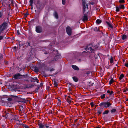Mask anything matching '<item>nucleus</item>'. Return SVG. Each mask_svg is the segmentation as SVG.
<instances>
[{"label":"nucleus","mask_w":128,"mask_h":128,"mask_svg":"<svg viewBox=\"0 0 128 128\" xmlns=\"http://www.w3.org/2000/svg\"><path fill=\"white\" fill-rule=\"evenodd\" d=\"M83 8V13L84 14V15L83 17L82 20L84 22L85 21L88 20V18L86 16L85 14H88V6L87 4H86V2L85 0H84L82 2Z\"/></svg>","instance_id":"1"},{"label":"nucleus","mask_w":128,"mask_h":128,"mask_svg":"<svg viewBox=\"0 0 128 128\" xmlns=\"http://www.w3.org/2000/svg\"><path fill=\"white\" fill-rule=\"evenodd\" d=\"M8 23V22L4 21L0 25V28L4 31L7 28Z\"/></svg>","instance_id":"2"},{"label":"nucleus","mask_w":128,"mask_h":128,"mask_svg":"<svg viewBox=\"0 0 128 128\" xmlns=\"http://www.w3.org/2000/svg\"><path fill=\"white\" fill-rule=\"evenodd\" d=\"M38 124L39 126V128H45L46 127V128L49 127L48 124H44L40 121H38Z\"/></svg>","instance_id":"3"},{"label":"nucleus","mask_w":128,"mask_h":128,"mask_svg":"<svg viewBox=\"0 0 128 128\" xmlns=\"http://www.w3.org/2000/svg\"><path fill=\"white\" fill-rule=\"evenodd\" d=\"M111 104H112L110 103L109 102H102L99 104V106H104L105 107L107 108Z\"/></svg>","instance_id":"4"},{"label":"nucleus","mask_w":128,"mask_h":128,"mask_svg":"<svg viewBox=\"0 0 128 128\" xmlns=\"http://www.w3.org/2000/svg\"><path fill=\"white\" fill-rule=\"evenodd\" d=\"M89 48L91 50H92V51L94 50H96L97 49L98 47L96 46H94L92 44H90L87 47L88 49H89Z\"/></svg>","instance_id":"5"},{"label":"nucleus","mask_w":128,"mask_h":128,"mask_svg":"<svg viewBox=\"0 0 128 128\" xmlns=\"http://www.w3.org/2000/svg\"><path fill=\"white\" fill-rule=\"evenodd\" d=\"M66 32L70 36L71 34L72 31L71 28L69 26L67 27L66 28Z\"/></svg>","instance_id":"6"},{"label":"nucleus","mask_w":128,"mask_h":128,"mask_svg":"<svg viewBox=\"0 0 128 128\" xmlns=\"http://www.w3.org/2000/svg\"><path fill=\"white\" fill-rule=\"evenodd\" d=\"M36 32L38 33L42 32V29L41 27L40 26H37L36 28Z\"/></svg>","instance_id":"7"},{"label":"nucleus","mask_w":128,"mask_h":128,"mask_svg":"<svg viewBox=\"0 0 128 128\" xmlns=\"http://www.w3.org/2000/svg\"><path fill=\"white\" fill-rule=\"evenodd\" d=\"M22 76V75H21L20 73H18L14 75L13 77L16 79H20L21 78V77Z\"/></svg>","instance_id":"8"},{"label":"nucleus","mask_w":128,"mask_h":128,"mask_svg":"<svg viewBox=\"0 0 128 128\" xmlns=\"http://www.w3.org/2000/svg\"><path fill=\"white\" fill-rule=\"evenodd\" d=\"M72 67L75 70H79V68L76 65H72Z\"/></svg>","instance_id":"9"},{"label":"nucleus","mask_w":128,"mask_h":128,"mask_svg":"<svg viewBox=\"0 0 128 128\" xmlns=\"http://www.w3.org/2000/svg\"><path fill=\"white\" fill-rule=\"evenodd\" d=\"M72 99H69L68 98L66 99V101L68 102V103L69 104H72L73 102L72 101Z\"/></svg>","instance_id":"10"},{"label":"nucleus","mask_w":128,"mask_h":128,"mask_svg":"<svg viewBox=\"0 0 128 128\" xmlns=\"http://www.w3.org/2000/svg\"><path fill=\"white\" fill-rule=\"evenodd\" d=\"M107 92L108 94H109L110 95H112L114 93V92L112 90H108L107 91Z\"/></svg>","instance_id":"11"},{"label":"nucleus","mask_w":128,"mask_h":128,"mask_svg":"<svg viewBox=\"0 0 128 128\" xmlns=\"http://www.w3.org/2000/svg\"><path fill=\"white\" fill-rule=\"evenodd\" d=\"M106 23L107 25L108 26L112 28H113V26L109 22H106Z\"/></svg>","instance_id":"12"},{"label":"nucleus","mask_w":128,"mask_h":128,"mask_svg":"<svg viewBox=\"0 0 128 128\" xmlns=\"http://www.w3.org/2000/svg\"><path fill=\"white\" fill-rule=\"evenodd\" d=\"M127 36L126 35L123 34L122 35V39L124 40L126 39L127 38Z\"/></svg>","instance_id":"13"},{"label":"nucleus","mask_w":128,"mask_h":128,"mask_svg":"<svg viewBox=\"0 0 128 128\" xmlns=\"http://www.w3.org/2000/svg\"><path fill=\"white\" fill-rule=\"evenodd\" d=\"M34 71L35 72H38L39 71L38 68L37 67H35L34 70Z\"/></svg>","instance_id":"14"},{"label":"nucleus","mask_w":128,"mask_h":128,"mask_svg":"<svg viewBox=\"0 0 128 128\" xmlns=\"http://www.w3.org/2000/svg\"><path fill=\"white\" fill-rule=\"evenodd\" d=\"M124 76V75L123 74H121L119 78V79L120 80L122 79Z\"/></svg>","instance_id":"15"},{"label":"nucleus","mask_w":128,"mask_h":128,"mask_svg":"<svg viewBox=\"0 0 128 128\" xmlns=\"http://www.w3.org/2000/svg\"><path fill=\"white\" fill-rule=\"evenodd\" d=\"M122 90L124 92H125L127 91H128V88L126 87H125Z\"/></svg>","instance_id":"16"},{"label":"nucleus","mask_w":128,"mask_h":128,"mask_svg":"<svg viewBox=\"0 0 128 128\" xmlns=\"http://www.w3.org/2000/svg\"><path fill=\"white\" fill-rule=\"evenodd\" d=\"M73 80L75 82H77L78 81V78L76 76H74L72 77Z\"/></svg>","instance_id":"17"},{"label":"nucleus","mask_w":128,"mask_h":128,"mask_svg":"<svg viewBox=\"0 0 128 128\" xmlns=\"http://www.w3.org/2000/svg\"><path fill=\"white\" fill-rule=\"evenodd\" d=\"M114 82V79L113 78H112L109 81V84H112Z\"/></svg>","instance_id":"18"},{"label":"nucleus","mask_w":128,"mask_h":128,"mask_svg":"<svg viewBox=\"0 0 128 128\" xmlns=\"http://www.w3.org/2000/svg\"><path fill=\"white\" fill-rule=\"evenodd\" d=\"M54 16L56 18H58V16L57 13L56 12H55L54 14Z\"/></svg>","instance_id":"19"},{"label":"nucleus","mask_w":128,"mask_h":128,"mask_svg":"<svg viewBox=\"0 0 128 128\" xmlns=\"http://www.w3.org/2000/svg\"><path fill=\"white\" fill-rule=\"evenodd\" d=\"M102 22L101 20H100L99 19H97L96 20V23L98 24H99L100 23Z\"/></svg>","instance_id":"20"},{"label":"nucleus","mask_w":128,"mask_h":128,"mask_svg":"<svg viewBox=\"0 0 128 128\" xmlns=\"http://www.w3.org/2000/svg\"><path fill=\"white\" fill-rule=\"evenodd\" d=\"M119 7L121 9H124V6L123 5H120L119 6Z\"/></svg>","instance_id":"21"},{"label":"nucleus","mask_w":128,"mask_h":128,"mask_svg":"<svg viewBox=\"0 0 128 128\" xmlns=\"http://www.w3.org/2000/svg\"><path fill=\"white\" fill-rule=\"evenodd\" d=\"M33 1V0H30L29 1L30 3V5L32 6Z\"/></svg>","instance_id":"22"},{"label":"nucleus","mask_w":128,"mask_h":128,"mask_svg":"<svg viewBox=\"0 0 128 128\" xmlns=\"http://www.w3.org/2000/svg\"><path fill=\"white\" fill-rule=\"evenodd\" d=\"M102 110L101 108H100V110H98V111L97 113H98V114H100L102 113Z\"/></svg>","instance_id":"23"},{"label":"nucleus","mask_w":128,"mask_h":128,"mask_svg":"<svg viewBox=\"0 0 128 128\" xmlns=\"http://www.w3.org/2000/svg\"><path fill=\"white\" fill-rule=\"evenodd\" d=\"M118 2L120 4L124 3L125 2L124 0H120Z\"/></svg>","instance_id":"24"},{"label":"nucleus","mask_w":128,"mask_h":128,"mask_svg":"<svg viewBox=\"0 0 128 128\" xmlns=\"http://www.w3.org/2000/svg\"><path fill=\"white\" fill-rule=\"evenodd\" d=\"M110 63L111 64H112L113 62V58L112 56H111L110 59Z\"/></svg>","instance_id":"25"},{"label":"nucleus","mask_w":128,"mask_h":128,"mask_svg":"<svg viewBox=\"0 0 128 128\" xmlns=\"http://www.w3.org/2000/svg\"><path fill=\"white\" fill-rule=\"evenodd\" d=\"M54 86L55 87H57V86H58V84L56 81H54Z\"/></svg>","instance_id":"26"},{"label":"nucleus","mask_w":128,"mask_h":128,"mask_svg":"<svg viewBox=\"0 0 128 128\" xmlns=\"http://www.w3.org/2000/svg\"><path fill=\"white\" fill-rule=\"evenodd\" d=\"M34 80H36V81L37 82V83L38 82L39 80L36 77H34V78H33Z\"/></svg>","instance_id":"27"},{"label":"nucleus","mask_w":128,"mask_h":128,"mask_svg":"<svg viewBox=\"0 0 128 128\" xmlns=\"http://www.w3.org/2000/svg\"><path fill=\"white\" fill-rule=\"evenodd\" d=\"M120 8L119 7H118V6H116V12H118L120 11Z\"/></svg>","instance_id":"28"},{"label":"nucleus","mask_w":128,"mask_h":128,"mask_svg":"<svg viewBox=\"0 0 128 128\" xmlns=\"http://www.w3.org/2000/svg\"><path fill=\"white\" fill-rule=\"evenodd\" d=\"M105 94H104L102 95H101L100 96V98L101 99H103L105 98Z\"/></svg>","instance_id":"29"},{"label":"nucleus","mask_w":128,"mask_h":128,"mask_svg":"<svg viewBox=\"0 0 128 128\" xmlns=\"http://www.w3.org/2000/svg\"><path fill=\"white\" fill-rule=\"evenodd\" d=\"M109 112V111L108 110H105L103 113V114H107Z\"/></svg>","instance_id":"30"},{"label":"nucleus","mask_w":128,"mask_h":128,"mask_svg":"<svg viewBox=\"0 0 128 128\" xmlns=\"http://www.w3.org/2000/svg\"><path fill=\"white\" fill-rule=\"evenodd\" d=\"M4 38V36H0V40H3Z\"/></svg>","instance_id":"31"},{"label":"nucleus","mask_w":128,"mask_h":128,"mask_svg":"<svg viewBox=\"0 0 128 128\" xmlns=\"http://www.w3.org/2000/svg\"><path fill=\"white\" fill-rule=\"evenodd\" d=\"M116 111V110L115 109H113L111 110V112H115Z\"/></svg>","instance_id":"32"},{"label":"nucleus","mask_w":128,"mask_h":128,"mask_svg":"<svg viewBox=\"0 0 128 128\" xmlns=\"http://www.w3.org/2000/svg\"><path fill=\"white\" fill-rule=\"evenodd\" d=\"M3 16V13L2 12H0V18H1Z\"/></svg>","instance_id":"33"},{"label":"nucleus","mask_w":128,"mask_h":128,"mask_svg":"<svg viewBox=\"0 0 128 128\" xmlns=\"http://www.w3.org/2000/svg\"><path fill=\"white\" fill-rule=\"evenodd\" d=\"M61 104V102L60 100H58V102L57 104L58 106H60Z\"/></svg>","instance_id":"34"},{"label":"nucleus","mask_w":128,"mask_h":128,"mask_svg":"<svg viewBox=\"0 0 128 128\" xmlns=\"http://www.w3.org/2000/svg\"><path fill=\"white\" fill-rule=\"evenodd\" d=\"M4 30L0 28V34L2 33H3L4 32Z\"/></svg>","instance_id":"35"},{"label":"nucleus","mask_w":128,"mask_h":128,"mask_svg":"<svg viewBox=\"0 0 128 128\" xmlns=\"http://www.w3.org/2000/svg\"><path fill=\"white\" fill-rule=\"evenodd\" d=\"M8 101H11L12 100V99L11 98H8Z\"/></svg>","instance_id":"36"},{"label":"nucleus","mask_w":128,"mask_h":128,"mask_svg":"<svg viewBox=\"0 0 128 128\" xmlns=\"http://www.w3.org/2000/svg\"><path fill=\"white\" fill-rule=\"evenodd\" d=\"M28 13H26L25 14L24 16L25 17H27V16L28 15Z\"/></svg>","instance_id":"37"},{"label":"nucleus","mask_w":128,"mask_h":128,"mask_svg":"<svg viewBox=\"0 0 128 128\" xmlns=\"http://www.w3.org/2000/svg\"><path fill=\"white\" fill-rule=\"evenodd\" d=\"M90 105L92 107H93L94 106V104L93 102H90Z\"/></svg>","instance_id":"38"},{"label":"nucleus","mask_w":128,"mask_h":128,"mask_svg":"<svg viewBox=\"0 0 128 128\" xmlns=\"http://www.w3.org/2000/svg\"><path fill=\"white\" fill-rule=\"evenodd\" d=\"M125 66L126 67L128 68V63H126L125 64Z\"/></svg>","instance_id":"39"},{"label":"nucleus","mask_w":128,"mask_h":128,"mask_svg":"<svg viewBox=\"0 0 128 128\" xmlns=\"http://www.w3.org/2000/svg\"><path fill=\"white\" fill-rule=\"evenodd\" d=\"M23 101H22L23 102H26L27 101H28V100H23Z\"/></svg>","instance_id":"40"},{"label":"nucleus","mask_w":128,"mask_h":128,"mask_svg":"<svg viewBox=\"0 0 128 128\" xmlns=\"http://www.w3.org/2000/svg\"><path fill=\"white\" fill-rule=\"evenodd\" d=\"M24 127L25 128H30L28 126L26 125H25L24 126Z\"/></svg>","instance_id":"41"},{"label":"nucleus","mask_w":128,"mask_h":128,"mask_svg":"<svg viewBox=\"0 0 128 128\" xmlns=\"http://www.w3.org/2000/svg\"><path fill=\"white\" fill-rule=\"evenodd\" d=\"M62 3L63 4H65V1L62 0Z\"/></svg>","instance_id":"42"},{"label":"nucleus","mask_w":128,"mask_h":128,"mask_svg":"<svg viewBox=\"0 0 128 128\" xmlns=\"http://www.w3.org/2000/svg\"><path fill=\"white\" fill-rule=\"evenodd\" d=\"M17 34L18 35H20V33L19 32V30H17Z\"/></svg>","instance_id":"43"},{"label":"nucleus","mask_w":128,"mask_h":128,"mask_svg":"<svg viewBox=\"0 0 128 128\" xmlns=\"http://www.w3.org/2000/svg\"><path fill=\"white\" fill-rule=\"evenodd\" d=\"M69 92H70L72 91L71 88H69Z\"/></svg>","instance_id":"44"},{"label":"nucleus","mask_w":128,"mask_h":128,"mask_svg":"<svg viewBox=\"0 0 128 128\" xmlns=\"http://www.w3.org/2000/svg\"><path fill=\"white\" fill-rule=\"evenodd\" d=\"M78 120V119H76L74 121V123L75 124L77 122V121Z\"/></svg>","instance_id":"45"},{"label":"nucleus","mask_w":128,"mask_h":128,"mask_svg":"<svg viewBox=\"0 0 128 128\" xmlns=\"http://www.w3.org/2000/svg\"><path fill=\"white\" fill-rule=\"evenodd\" d=\"M90 74V72L89 71L88 72L86 73V74Z\"/></svg>","instance_id":"46"},{"label":"nucleus","mask_w":128,"mask_h":128,"mask_svg":"<svg viewBox=\"0 0 128 128\" xmlns=\"http://www.w3.org/2000/svg\"><path fill=\"white\" fill-rule=\"evenodd\" d=\"M68 98L69 99H72V98H71V97L69 96H68Z\"/></svg>","instance_id":"47"},{"label":"nucleus","mask_w":128,"mask_h":128,"mask_svg":"<svg viewBox=\"0 0 128 128\" xmlns=\"http://www.w3.org/2000/svg\"><path fill=\"white\" fill-rule=\"evenodd\" d=\"M14 49L16 50V49L17 48L16 46H15L14 47Z\"/></svg>","instance_id":"48"},{"label":"nucleus","mask_w":128,"mask_h":128,"mask_svg":"<svg viewBox=\"0 0 128 128\" xmlns=\"http://www.w3.org/2000/svg\"><path fill=\"white\" fill-rule=\"evenodd\" d=\"M28 45L29 46H30V43L29 42H28Z\"/></svg>","instance_id":"49"},{"label":"nucleus","mask_w":128,"mask_h":128,"mask_svg":"<svg viewBox=\"0 0 128 128\" xmlns=\"http://www.w3.org/2000/svg\"><path fill=\"white\" fill-rule=\"evenodd\" d=\"M64 96H65V97H66L67 96V95H64Z\"/></svg>","instance_id":"50"},{"label":"nucleus","mask_w":128,"mask_h":128,"mask_svg":"<svg viewBox=\"0 0 128 128\" xmlns=\"http://www.w3.org/2000/svg\"><path fill=\"white\" fill-rule=\"evenodd\" d=\"M96 128H100L98 126Z\"/></svg>","instance_id":"51"},{"label":"nucleus","mask_w":128,"mask_h":128,"mask_svg":"<svg viewBox=\"0 0 128 128\" xmlns=\"http://www.w3.org/2000/svg\"><path fill=\"white\" fill-rule=\"evenodd\" d=\"M126 80H127V82H128V80H127V78H126Z\"/></svg>","instance_id":"52"},{"label":"nucleus","mask_w":128,"mask_h":128,"mask_svg":"<svg viewBox=\"0 0 128 128\" xmlns=\"http://www.w3.org/2000/svg\"><path fill=\"white\" fill-rule=\"evenodd\" d=\"M126 101H128V98L126 100Z\"/></svg>","instance_id":"53"},{"label":"nucleus","mask_w":128,"mask_h":128,"mask_svg":"<svg viewBox=\"0 0 128 128\" xmlns=\"http://www.w3.org/2000/svg\"><path fill=\"white\" fill-rule=\"evenodd\" d=\"M1 2V1L0 0V2Z\"/></svg>","instance_id":"54"},{"label":"nucleus","mask_w":128,"mask_h":128,"mask_svg":"<svg viewBox=\"0 0 128 128\" xmlns=\"http://www.w3.org/2000/svg\"><path fill=\"white\" fill-rule=\"evenodd\" d=\"M82 0L83 1V0Z\"/></svg>","instance_id":"55"}]
</instances>
